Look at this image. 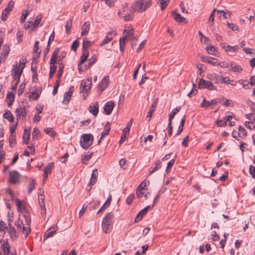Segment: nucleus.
<instances>
[{
  "label": "nucleus",
  "mask_w": 255,
  "mask_h": 255,
  "mask_svg": "<svg viewBox=\"0 0 255 255\" xmlns=\"http://www.w3.org/2000/svg\"><path fill=\"white\" fill-rule=\"evenodd\" d=\"M15 204L18 212H22V211L23 210L25 213L23 215V217L25 218L26 224L25 226H24L22 221H21L18 219V221L15 222V225L16 226L18 231H22L23 233L25 235V238H26L31 232V228L30 227L31 219L27 209L26 208L25 206L22 205L20 200L16 199L15 200Z\"/></svg>",
  "instance_id": "obj_1"
},
{
  "label": "nucleus",
  "mask_w": 255,
  "mask_h": 255,
  "mask_svg": "<svg viewBox=\"0 0 255 255\" xmlns=\"http://www.w3.org/2000/svg\"><path fill=\"white\" fill-rule=\"evenodd\" d=\"M151 5V0H141L135 1L132 5L131 11L142 12Z\"/></svg>",
  "instance_id": "obj_2"
},
{
  "label": "nucleus",
  "mask_w": 255,
  "mask_h": 255,
  "mask_svg": "<svg viewBox=\"0 0 255 255\" xmlns=\"http://www.w3.org/2000/svg\"><path fill=\"white\" fill-rule=\"evenodd\" d=\"M114 215L110 212L106 215V216L103 219L102 229L106 233L111 232L113 228Z\"/></svg>",
  "instance_id": "obj_3"
},
{
  "label": "nucleus",
  "mask_w": 255,
  "mask_h": 255,
  "mask_svg": "<svg viewBox=\"0 0 255 255\" xmlns=\"http://www.w3.org/2000/svg\"><path fill=\"white\" fill-rule=\"evenodd\" d=\"M94 137L92 134H84L82 135L80 141L81 147L85 149H88L93 143Z\"/></svg>",
  "instance_id": "obj_4"
},
{
  "label": "nucleus",
  "mask_w": 255,
  "mask_h": 255,
  "mask_svg": "<svg viewBox=\"0 0 255 255\" xmlns=\"http://www.w3.org/2000/svg\"><path fill=\"white\" fill-rule=\"evenodd\" d=\"M28 105H27L26 103L25 104L22 103L20 107L15 110L16 117L17 120L18 119H24L28 113L27 108Z\"/></svg>",
  "instance_id": "obj_5"
},
{
  "label": "nucleus",
  "mask_w": 255,
  "mask_h": 255,
  "mask_svg": "<svg viewBox=\"0 0 255 255\" xmlns=\"http://www.w3.org/2000/svg\"><path fill=\"white\" fill-rule=\"evenodd\" d=\"M59 53V49L58 48H56L54 49L52 56L50 61V71L55 72L57 66L55 65V64L57 62V59L58 55Z\"/></svg>",
  "instance_id": "obj_6"
},
{
  "label": "nucleus",
  "mask_w": 255,
  "mask_h": 255,
  "mask_svg": "<svg viewBox=\"0 0 255 255\" xmlns=\"http://www.w3.org/2000/svg\"><path fill=\"white\" fill-rule=\"evenodd\" d=\"M198 87L199 89H207L209 90H216V87L213 85L212 83L210 81L201 79L198 83Z\"/></svg>",
  "instance_id": "obj_7"
},
{
  "label": "nucleus",
  "mask_w": 255,
  "mask_h": 255,
  "mask_svg": "<svg viewBox=\"0 0 255 255\" xmlns=\"http://www.w3.org/2000/svg\"><path fill=\"white\" fill-rule=\"evenodd\" d=\"M25 65V62L22 63V67L19 69L18 68L17 65H16V68L13 69L12 77L14 81L19 82L20 77L22 72L23 69H24Z\"/></svg>",
  "instance_id": "obj_8"
},
{
  "label": "nucleus",
  "mask_w": 255,
  "mask_h": 255,
  "mask_svg": "<svg viewBox=\"0 0 255 255\" xmlns=\"http://www.w3.org/2000/svg\"><path fill=\"white\" fill-rule=\"evenodd\" d=\"M115 107V103L113 101H109L107 102L104 107V110L107 115L111 114L112 111Z\"/></svg>",
  "instance_id": "obj_9"
},
{
  "label": "nucleus",
  "mask_w": 255,
  "mask_h": 255,
  "mask_svg": "<svg viewBox=\"0 0 255 255\" xmlns=\"http://www.w3.org/2000/svg\"><path fill=\"white\" fill-rule=\"evenodd\" d=\"M146 186V182L143 181L137 187L136 195L137 198H140L143 196L144 192L143 191L144 190V187Z\"/></svg>",
  "instance_id": "obj_10"
},
{
  "label": "nucleus",
  "mask_w": 255,
  "mask_h": 255,
  "mask_svg": "<svg viewBox=\"0 0 255 255\" xmlns=\"http://www.w3.org/2000/svg\"><path fill=\"white\" fill-rule=\"evenodd\" d=\"M19 174L18 172L13 171L9 173V181L10 182L14 184L18 181Z\"/></svg>",
  "instance_id": "obj_11"
},
{
  "label": "nucleus",
  "mask_w": 255,
  "mask_h": 255,
  "mask_svg": "<svg viewBox=\"0 0 255 255\" xmlns=\"http://www.w3.org/2000/svg\"><path fill=\"white\" fill-rule=\"evenodd\" d=\"M89 112L94 116H96L99 112V104L97 102L93 103L89 107Z\"/></svg>",
  "instance_id": "obj_12"
},
{
  "label": "nucleus",
  "mask_w": 255,
  "mask_h": 255,
  "mask_svg": "<svg viewBox=\"0 0 255 255\" xmlns=\"http://www.w3.org/2000/svg\"><path fill=\"white\" fill-rule=\"evenodd\" d=\"M57 230V227L51 228L46 231L44 235V241L49 238L52 237Z\"/></svg>",
  "instance_id": "obj_13"
},
{
  "label": "nucleus",
  "mask_w": 255,
  "mask_h": 255,
  "mask_svg": "<svg viewBox=\"0 0 255 255\" xmlns=\"http://www.w3.org/2000/svg\"><path fill=\"white\" fill-rule=\"evenodd\" d=\"M109 77L105 76L99 84V88L101 91H104L109 84Z\"/></svg>",
  "instance_id": "obj_14"
},
{
  "label": "nucleus",
  "mask_w": 255,
  "mask_h": 255,
  "mask_svg": "<svg viewBox=\"0 0 255 255\" xmlns=\"http://www.w3.org/2000/svg\"><path fill=\"white\" fill-rule=\"evenodd\" d=\"M217 104V100L213 99L211 101L209 102L206 100L205 98H204L202 101V103L201 104V106L203 108H208L210 106H215Z\"/></svg>",
  "instance_id": "obj_15"
},
{
  "label": "nucleus",
  "mask_w": 255,
  "mask_h": 255,
  "mask_svg": "<svg viewBox=\"0 0 255 255\" xmlns=\"http://www.w3.org/2000/svg\"><path fill=\"white\" fill-rule=\"evenodd\" d=\"M8 232L12 241H14L18 238V235L13 227H10Z\"/></svg>",
  "instance_id": "obj_16"
},
{
  "label": "nucleus",
  "mask_w": 255,
  "mask_h": 255,
  "mask_svg": "<svg viewBox=\"0 0 255 255\" xmlns=\"http://www.w3.org/2000/svg\"><path fill=\"white\" fill-rule=\"evenodd\" d=\"M201 58L202 59L203 62L212 64L213 65H216L217 63V60L216 58L211 57H205L202 56L201 57Z\"/></svg>",
  "instance_id": "obj_17"
},
{
  "label": "nucleus",
  "mask_w": 255,
  "mask_h": 255,
  "mask_svg": "<svg viewBox=\"0 0 255 255\" xmlns=\"http://www.w3.org/2000/svg\"><path fill=\"white\" fill-rule=\"evenodd\" d=\"M207 78L210 81H214L215 84H217L220 81V76L215 73L208 74H207Z\"/></svg>",
  "instance_id": "obj_18"
},
{
  "label": "nucleus",
  "mask_w": 255,
  "mask_h": 255,
  "mask_svg": "<svg viewBox=\"0 0 255 255\" xmlns=\"http://www.w3.org/2000/svg\"><path fill=\"white\" fill-rule=\"evenodd\" d=\"M222 47L226 51L233 52L234 53L238 52L239 49V46L237 45L234 46H231L230 45L226 46L225 43L222 44Z\"/></svg>",
  "instance_id": "obj_19"
},
{
  "label": "nucleus",
  "mask_w": 255,
  "mask_h": 255,
  "mask_svg": "<svg viewBox=\"0 0 255 255\" xmlns=\"http://www.w3.org/2000/svg\"><path fill=\"white\" fill-rule=\"evenodd\" d=\"M90 23L89 21L85 22L82 27L81 36H85L87 34L90 29Z\"/></svg>",
  "instance_id": "obj_20"
},
{
  "label": "nucleus",
  "mask_w": 255,
  "mask_h": 255,
  "mask_svg": "<svg viewBox=\"0 0 255 255\" xmlns=\"http://www.w3.org/2000/svg\"><path fill=\"white\" fill-rule=\"evenodd\" d=\"M111 129L110 125L109 122H108L105 127L104 131L102 132L101 136L98 142V144H99L101 143V140L106 135L109 134V132Z\"/></svg>",
  "instance_id": "obj_21"
},
{
  "label": "nucleus",
  "mask_w": 255,
  "mask_h": 255,
  "mask_svg": "<svg viewBox=\"0 0 255 255\" xmlns=\"http://www.w3.org/2000/svg\"><path fill=\"white\" fill-rule=\"evenodd\" d=\"M15 95L10 92H8L7 95L6 101L7 102L8 106H11L14 101Z\"/></svg>",
  "instance_id": "obj_22"
},
{
  "label": "nucleus",
  "mask_w": 255,
  "mask_h": 255,
  "mask_svg": "<svg viewBox=\"0 0 255 255\" xmlns=\"http://www.w3.org/2000/svg\"><path fill=\"white\" fill-rule=\"evenodd\" d=\"M127 4H126L125 6H124L123 8V11H120L118 13L119 16L121 17H124L126 21L130 20L132 18L131 14H128L127 15H126L125 13H124V12L125 10V8H126V7H127Z\"/></svg>",
  "instance_id": "obj_23"
},
{
  "label": "nucleus",
  "mask_w": 255,
  "mask_h": 255,
  "mask_svg": "<svg viewBox=\"0 0 255 255\" xmlns=\"http://www.w3.org/2000/svg\"><path fill=\"white\" fill-rule=\"evenodd\" d=\"M157 102H158V99L156 98L154 102L151 105V107L149 109V111L148 112V115L147 116V118H149V121L150 120V118H151V117L152 116V114L155 110L156 107L157 106Z\"/></svg>",
  "instance_id": "obj_24"
},
{
  "label": "nucleus",
  "mask_w": 255,
  "mask_h": 255,
  "mask_svg": "<svg viewBox=\"0 0 255 255\" xmlns=\"http://www.w3.org/2000/svg\"><path fill=\"white\" fill-rule=\"evenodd\" d=\"M1 247L3 252V255H9L10 254V246L7 241L4 242Z\"/></svg>",
  "instance_id": "obj_25"
},
{
  "label": "nucleus",
  "mask_w": 255,
  "mask_h": 255,
  "mask_svg": "<svg viewBox=\"0 0 255 255\" xmlns=\"http://www.w3.org/2000/svg\"><path fill=\"white\" fill-rule=\"evenodd\" d=\"M30 129H28L25 128L24 130V133L23 135V139L25 143L28 144V140L30 138Z\"/></svg>",
  "instance_id": "obj_26"
},
{
  "label": "nucleus",
  "mask_w": 255,
  "mask_h": 255,
  "mask_svg": "<svg viewBox=\"0 0 255 255\" xmlns=\"http://www.w3.org/2000/svg\"><path fill=\"white\" fill-rule=\"evenodd\" d=\"M127 35L123 36L120 39V49L121 52H124L125 47V41L127 39Z\"/></svg>",
  "instance_id": "obj_27"
},
{
  "label": "nucleus",
  "mask_w": 255,
  "mask_h": 255,
  "mask_svg": "<svg viewBox=\"0 0 255 255\" xmlns=\"http://www.w3.org/2000/svg\"><path fill=\"white\" fill-rule=\"evenodd\" d=\"M3 117L10 122H13L14 117L10 111H7L3 114Z\"/></svg>",
  "instance_id": "obj_28"
},
{
  "label": "nucleus",
  "mask_w": 255,
  "mask_h": 255,
  "mask_svg": "<svg viewBox=\"0 0 255 255\" xmlns=\"http://www.w3.org/2000/svg\"><path fill=\"white\" fill-rule=\"evenodd\" d=\"M61 59L58 60V63L59 64L58 67V72L57 74V78L60 79L61 77L63 74V69H64V65L62 62H60Z\"/></svg>",
  "instance_id": "obj_29"
},
{
  "label": "nucleus",
  "mask_w": 255,
  "mask_h": 255,
  "mask_svg": "<svg viewBox=\"0 0 255 255\" xmlns=\"http://www.w3.org/2000/svg\"><path fill=\"white\" fill-rule=\"evenodd\" d=\"M88 56L89 52L88 51V50H83V53L80 58V64H83L86 61Z\"/></svg>",
  "instance_id": "obj_30"
},
{
  "label": "nucleus",
  "mask_w": 255,
  "mask_h": 255,
  "mask_svg": "<svg viewBox=\"0 0 255 255\" xmlns=\"http://www.w3.org/2000/svg\"><path fill=\"white\" fill-rule=\"evenodd\" d=\"M40 93H41V91L38 90H37L35 91L32 92L29 95V98L30 99L31 98H33V97L34 100H36L39 98V97L40 95Z\"/></svg>",
  "instance_id": "obj_31"
},
{
  "label": "nucleus",
  "mask_w": 255,
  "mask_h": 255,
  "mask_svg": "<svg viewBox=\"0 0 255 255\" xmlns=\"http://www.w3.org/2000/svg\"><path fill=\"white\" fill-rule=\"evenodd\" d=\"M44 131L52 137H54L56 135L55 131L51 128H46L44 129Z\"/></svg>",
  "instance_id": "obj_32"
},
{
  "label": "nucleus",
  "mask_w": 255,
  "mask_h": 255,
  "mask_svg": "<svg viewBox=\"0 0 255 255\" xmlns=\"http://www.w3.org/2000/svg\"><path fill=\"white\" fill-rule=\"evenodd\" d=\"M90 88L91 86L86 87V85L83 84V82H82L80 85V92L84 93V94H86L87 95Z\"/></svg>",
  "instance_id": "obj_33"
},
{
  "label": "nucleus",
  "mask_w": 255,
  "mask_h": 255,
  "mask_svg": "<svg viewBox=\"0 0 255 255\" xmlns=\"http://www.w3.org/2000/svg\"><path fill=\"white\" fill-rule=\"evenodd\" d=\"M9 51V46L7 44H5L2 47V52L1 53V55H3L4 57H6L8 55Z\"/></svg>",
  "instance_id": "obj_34"
},
{
  "label": "nucleus",
  "mask_w": 255,
  "mask_h": 255,
  "mask_svg": "<svg viewBox=\"0 0 255 255\" xmlns=\"http://www.w3.org/2000/svg\"><path fill=\"white\" fill-rule=\"evenodd\" d=\"M158 2L160 3V6H161V9L163 10L165 8L168 4L170 0H157Z\"/></svg>",
  "instance_id": "obj_35"
},
{
  "label": "nucleus",
  "mask_w": 255,
  "mask_h": 255,
  "mask_svg": "<svg viewBox=\"0 0 255 255\" xmlns=\"http://www.w3.org/2000/svg\"><path fill=\"white\" fill-rule=\"evenodd\" d=\"M53 168H54V163L50 162L45 167V168L44 170V172L50 174V173H51L52 169Z\"/></svg>",
  "instance_id": "obj_36"
},
{
  "label": "nucleus",
  "mask_w": 255,
  "mask_h": 255,
  "mask_svg": "<svg viewBox=\"0 0 255 255\" xmlns=\"http://www.w3.org/2000/svg\"><path fill=\"white\" fill-rule=\"evenodd\" d=\"M60 82L61 80L59 79H58L56 81L52 91V94L53 95H55L57 94Z\"/></svg>",
  "instance_id": "obj_37"
},
{
  "label": "nucleus",
  "mask_w": 255,
  "mask_h": 255,
  "mask_svg": "<svg viewBox=\"0 0 255 255\" xmlns=\"http://www.w3.org/2000/svg\"><path fill=\"white\" fill-rule=\"evenodd\" d=\"M217 14L219 17H221L222 16L225 19H228L230 16V14L229 13L227 14L224 10H217Z\"/></svg>",
  "instance_id": "obj_38"
},
{
  "label": "nucleus",
  "mask_w": 255,
  "mask_h": 255,
  "mask_svg": "<svg viewBox=\"0 0 255 255\" xmlns=\"http://www.w3.org/2000/svg\"><path fill=\"white\" fill-rule=\"evenodd\" d=\"M161 162L160 161H158L155 163V167L151 170L149 171V175L152 174L155 171H157L161 168Z\"/></svg>",
  "instance_id": "obj_39"
},
{
  "label": "nucleus",
  "mask_w": 255,
  "mask_h": 255,
  "mask_svg": "<svg viewBox=\"0 0 255 255\" xmlns=\"http://www.w3.org/2000/svg\"><path fill=\"white\" fill-rule=\"evenodd\" d=\"M231 69L234 72H241L243 69L240 65H234L233 64H231Z\"/></svg>",
  "instance_id": "obj_40"
},
{
  "label": "nucleus",
  "mask_w": 255,
  "mask_h": 255,
  "mask_svg": "<svg viewBox=\"0 0 255 255\" xmlns=\"http://www.w3.org/2000/svg\"><path fill=\"white\" fill-rule=\"evenodd\" d=\"M174 18L177 22H178L184 21L185 19L184 17L182 16L180 14L178 13H174Z\"/></svg>",
  "instance_id": "obj_41"
},
{
  "label": "nucleus",
  "mask_w": 255,
  "mask_h": 255,
  "mask_svg": "<svg viewBox=\"0 0 255 255\" xmlns=\"http://www.w3.org/2000/svg\"><path fill=\"white\" fill-rule=\"evenodd\" d=\"M91 46V42L86 39H83V50H87V48Z\"/></svg>",
  "instance_id": "obj_42"
},
{
  "label": "nucleus",
  "mask_w": 255,
  "mask_h": 255,
  "mask_svg": "<svg viewBox=\"0 0 255 255\" xmlns=\"http://www.w3.org/2000/svg\"><path fill=\"white\" fill-rule=\"evenodd\" d=\"M35 181L34 179H32L28 185V194H30L31 192L35 188Z\"/></svg>",
  "instance_id": "obj_43"
},
{
  "label": "nucleus",
  "mask_w": 255,
  "mask_h": 255,
  "mask_svg": "<svg viewBox=\"0 0 255 255\" xmlns=\"http://www.w3.org/2000/svg\"><path fill=\"white\" fill-rule=\"evenodd\" d=\"M239 133H240V136L241 137H245L247 135V132L245 128L242 126H240L239 128Z\"/></svg>",
  "instance_id": "obj_44"
},
{
  "label": "nucleus",
  "mask_w": 255,
  "mask_h": 255,
  "mask_svg": "<svg viewBox=\"0 0 255 255\" xmlns=\"http://www.w3.org/2000/svg\"><path fill=\"white\" fill-rule=\"evenodd\" d=\"M150 206H147L146 207H145L143 209L141 210L138 214L139 216H141L142 218L143 217L144 215H145L148 210L151 208Z\"/></svg>",
  "instance_id": "obj_45"
},
{
  "label": "nucleus",
  "mask_w": 255,
  "mask_h": 255,
  "mask_svg": "<svg viewBox=\"0 0 255 255\" xmlns=\"http://www.w3.org/2000/svg\"><path fill=\"white\" fill-rule=\"evenodd\" d=\"M89 62L88 65H86V69H89L95 63L97 60L96 57H94V56L92 58H90L89 60Z\"/></svg>",
  "instance_id": "obj_46"
},
{
  "label": "nucleus",
  "mask_w": 255,
  "mask_h": 255,
  "mask_svg": "<svg viewBox=\"0 0 255 255\" xmlns=\"http://www.w3.org/2000/svg\"><path fill=\"white\" fill-rule=\"evenodd\" d=\"M92 153L90 154L85 155L82 158V162L84 164H87V162L91 158Z\"/></svg>",
  "instance_id": "obj_47"
},
{
  "label": "nucleus",
  "mask_w": 255,
  "mask_h": 255,
  "mask_svg": "<svg viewBox=\"0 0 255 255\" xmlns=\"http://www.w3.org/2000/svg\"><path fill=\"white\" fill-rule=\"evenodd\" d=\"M238 82L241 85H242L244 88L247 89H250L249 83L247 81L240 80L238 81Z\"/></svg>",
  "instance_id": "obj_48"
},
{
  "label": "nucleus",
  "mask_w": 255,
  "mask_h": 255,
  "mask_svg": "<svg viewBox=\"0 0 255 255\" xmlns=\"http://www.w3.org/2000/svg\"><path fill=\"white\" fill-rule=\"evenodd\" d=\"M221 83L227 84H230L231 82H233V80H230L228 77L224 78L223 76H220Z\"/></svg>",
  "instance_id": "obj_49"
},
{
  "label": "nucleus",
  "mask_w": 255,
  "mask_h": 255,
  "mask_svg": "<svg viewBox=\"0 0 255 255\" xmlns=\"http://www.w3.org/2000/svg\"><path fill=\"white\" fill-rule=\"evenodd\" d=\"M72 20L69 19L67 21L65 27H66V31L67 33H69L70 31V28L72 27Z\"/></svg>",
  "instance_id": "obj_50"
},
{
  "label": "nucleus",
  "mask_w": 255,
  "mask_h": 255,
  "mask_svg": "<svg viewBox=\"0 0 255 255\" xmlns=\"http://www.w3.org/2000/svg\"><path fill=\"white\" fill-rule=\"evenodd\" d=\"M79 42L78 40H75L73 42V43L71 46V49L75 52L76 51L77 48L79 46Z\"/></svg>",
  "instance_id": "obj_51"
},
{
  "label": "nucleus",
  "mask_w": 255,
  "mask_h": 255,
  "mask_svg": "<svg viewBox=\"0 0 255 255\" xmlns=\"http://www.w3.org/2000/svg\"><path fill=\"white\" fill-rule=\"evenodd\" d=\"M9 12V11H8V10H7L6 9H4V10L2 11L1 17L2 20L4 21L6 20Z\"/></svg>",
  "instance_id": "obj_52"
},
{
  "label": "nucleus",
  "mask_w": 255,
  "mask_h": 255,
  "mask_svg": "<svg viewBox=\"0 0 255 255\" xmlns=\"http://www.w3.org/2000/svg\"><path fill=\"white\" fill-rule=\"evenodd\" d=\"M14 2L12 0H10L7 5V6L4 8V9H6L7 10H8V11H10L12 10Z\"/></svg>",
  "instance_id": "obj_53"
},
{
  "label": "nucleus",
  "mask_w": 255,
  "mask_h": 255,
  "mask_svg": "<svg viewBox=\"0 0 255 255\" xmlns=\"http://www.w3.org/2000/svg\"><path fill=\"white\" fill-rule=\"evenodd\" d=\"M206 50L209 54L214 55V52L215 51V48L213 46H207Z\"/></svg>",
  "instance_id": "obj_54"
},
{
  "label": "nucleus",
  "mask_w": 255,
  "mask_h": 255,
  "mask_svg": "<svg viewBox=\"0 0 255 255\" xmlns=\"http://www.w3.org/2000/svg\"><path fill=\"white\" fill-rule=\"evenodd\" d=\"M117 35V32L115 31H109L107 33V37H109L112 40L113 39L114 37Z\"/></svg>",
  "instance_id": "obj_55"
},
{
  "label": "nucleus",
  "mask_w": 255,
  "mask_h": 255,
  "mask_svg": "<svg viewBox=\"0 0 255 255\" xmlns=\"http://www.w3.org/2000/svg\"><path fill=\"white\" fill-rule=\"evenodd\" d=\"M71 96L66 92L64 95L63 102L69 103L70 101Z\"/></svg>",
  "instance_id": "obj_56"
},
{
  "label": "nucleus",
  "mask_w": 255,
  "mask_h": 255,
  "mask_svg": "<svg viewBox=\"0 0 255 255\" xmlns=\"http://www.w3.org/2000/svg\"><path fill=\"white\" fill-rule=\"evenodd\" d=\"M133 31L131 33H130L128 34H127V38H128V39L132 40L134 42H136L137 40V39L136 37H135L133 35Z\"/></svg>",
  "instance_id": "obj_57"
},
{
  "label": "nucleus",
  "mask_w": 255,
  "mask_h": 255,
  "mask_svg": "<svg viewBox=\"0 0 255 255\" xmlns=\"http://www.w3.org/2000/svg\"><path fill=\"white\" fill-rule=\"evenodd\" d=\"M134 198V195L133 194H130L127 199L126 203L128 205H130L132 202L133 199Z\"/></svg>",
  "instance_id": "obj_58"
},
{
  "label": "nucleus",
  "mask_w": 255,
  "mask_h": 255,
  "mask_svg": "<svg viewBox=\"0 0 255 255\" xmlns=\"http://www.w3.org/2000/svg\"><path fill=\"white\" fill-rule=\"evenodd\" d=\"M174 161H175V159H174V158H173V159L170 160L168 162V163L167 164V166L166 169V171L167 172H168V171L170 169V168H171V167L173 165V164L174 163Z\"/></svg>",
  "instance_id": "obj_59"
},
{
  "label": "nucleus",
  "mask_w": 255,
  "mask_h": 255,
  "mask_svg": "<svg viewBox=\"0 0 255 255\" xmlns=\"http://www.w3.org/2000/svg\"><path fill=\"white\" fill-rule=\"evenodd\" d=\"M249 172L254 178H255V167L251 165L249 168Z\"/></svg>",
  "instance_id": "obj_60"
},
{
  "label": "nucleus",
  "mask_w": 255,
  "mask_h": 255,
  "mask_svg": "<svg viewBox=\"0 0 255 255\" xmlns=\"http://www.w3.org/2000/svg\"><path fill=\"white\" fill-rule=\"evenodd\" d=\"M181 109L180 107H177L175 109H174L170 114L173 117H175V116L177 114L178 112L180 111Z\"/></svg>",
  "instance_id": "obj_61"
},
{
  "label": "nucleus",
  "mask_w": 255,
  "mask_h": 255,
  "mask_svg": "<svg viewBox=\"0 0 255 255\" xmlns=\"http://www.w3.org/2000/svg\"><path fill=\"white\" fill-rule=\"evenodd\" d=\"M217 124L219 127H224L227 125L226 121L225 120H218L217 121Z\"/></svg>",
  "instance_id": "obj_62"
},
{
  "label": "nucleus",
  "mask_w": 255,
  "mask_h": 255,
  "mask_svg": "<svg viewBox=\"0 0 255 255\" xmlns=\"http://www.w3.org/2000/svg\"><path fill=\"white\" fill-rule=\"evenodd\" d=\"M41 18L42 17H41V15H38L36 17V19L35 20V21H34V22L33 23L34 27H37L39 25V24L41 21Z\"/></svg>",
  "instance_id": "obj_63"
},
{
  "label": "nucleus",
  "mask_w": 255,
  "mask_h": 255,
  "mask_svg": "<svg viewBox=\"0 0 255 255\" xmlns=\"http://www.w3.org/2000/svg\"><path fill=\"white\" fill-rule=\"evenodd\" d=\"M243 50L246 54H249L253 55L254 54V50L253 49L244 48L243 49Z\"/></svg>",
  "instance_id": "obj_64"
}]
</instances>
